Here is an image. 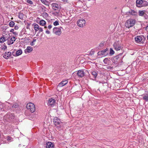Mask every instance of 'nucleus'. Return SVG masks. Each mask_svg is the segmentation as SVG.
Here are the masks:
<instances>
[{
	"mask_svg": "<svg viewBox=\"0 0 148 148\" xmlns=\"http://www.w3.org/2000/svg\"><path fill=\"white\" fill-rule=\"evenodd\" d=\"M145 10H139L138 11V15L140 16H143L145 14Z\"/></svg>",
	"mask_w": 148,
	"mask_h": 148,
	"instance_id": "obj_20",
	"label": "nucleus"
},
{
	"mask_svg": "<svg viewBox=\"0 0 148 148\" xmlns=\"http://www.w3.org/2000/svg\"><path fill=\"white\" fill-rule=\"evenodd\" d=\"M26 2L31 5H32L33 4V2L30 0H27Z\"/></svg>",
	"mask_w": 148,
	"mask_h": 148,
	"instance_id": "obj_34",
	"label": "nucleus"
},
{
	"mask_svg": "<svg viewBox=\"0 0 148 148\" xmlns=\"http://www.w3.org/2000/svg\"><path fill=\"white\" fill-rule=\"evenodd\" d=\"M77 74L79 77H82L84 76L85 73L83 70H79L77 71Z\"/></svg>",
	"mask_w": 148,
	"mask_h": 148,
	"instance_id": "obj_9",
	"label": "nucleus"
},
{
	"mask_svg": "<svg viewBox=\"0 0 148 148\" xmlns=\"http://www.w3.org/2000/svg\"><path fill=\"white\" fill-rule=\"evenodd\" d=\"M44 28H45V29H47V26H45L44 27Z\"/></svg>",
	"mask_w": 148,
	"mask_h": 148,
	"instance_id": "obj_61",
	"label": "nucleus"
},
{
	"mask_svg": "<svg viewBox=\"0 0 148 148\" xmlns=\"http://www.w3.org/2000/svg\"><path fill=\"white\" fill-rule=\"evenodd\" d=\"M92 75L93 76L94 79H95L97 76V73L95 71H93L91 73Z\"/></svg>",
	"mask_w": 148,
	"mask_h": 148,
	"instance_id": "obj_27",
	"label": "nucleus"
},
{
	"mask_svg": "<svg viewBox=\"0 0 148 148\" xmlns=\"http://www.w3.org/2000/svg\"><path fill=\"white\" fill-rule=\"evenodd\" d=\"M129 13L131 15L134 16H136L138 14V13L137 12L132 10H130L129 11Z\"/></svg>",
	"mask_w": 148,
	"mask_h": 148,
	"instance_id": "obj_17",
	"label": "nucleus"
},
{
	"mask_svg": "<svg viewBox=\"0 0 148 148\" xmlns=\"http://www.w3.org/2000/svg\"><path fill=\"white\" fill-rule=\"evenodd\" d=\"M43 15L45 16L46 17L48 16V14L46 12H44L43 13Z\"/></svg>",
	"mask_w": 148,
	"mask_h": 148,
	"instance_id": "obj_43",
	"label": "nucleus"
},
{
	"mask_svg": "<svg viewBox=\"0 0 148 148\" xmlns=\"http://www.w3.org/2000/svg\"><path fill=\"white\" fill-rule=\"evenodd\" d=\"M147 39L148 40V35H147Z\"/></svg>",
	"mask_w": 148,
	"mask_h": 148,
	"instance_id": "obj_63",
	"label": "nucleus"
},
{
	"mask_svg": "<svg viewBox=\"0 0 148 148\" xmlns=\"http://www.w3.org/2000/svg\"><path fill=\"white\" fill-rule=\"evenodd\" d=\"M27 109L29 110L32 112H34L35 110V107L33 103L31 102L28 103L26 106Z\"/></svg>",
	"mask_w": 148,
	"mask_h": 148,
	"instance_id": "obj_3",
	"label": "nucleus"
},
{
	"mask_svg": "<svg viewBox=\"0 0 148 148\" xmlns=\"http://www.w3.org/2000/svg\"><path fill=\"white\" fill-rule=\"evenodd\" d=\"M86 22L84 19L79 20L77 23V25L80 27H83L85 25Z\"/></svg>",
	"mask_w": 148,
	"mask_h": 148,
	"instance_id": "obj_6",
	"label": "nucleus"
},
{
	"mask_svg": "<svg viewBox=\"0 0 148 148\" xmlns=\"http://www.w3.org/2000/svg\"><path fill=\"white\" fill-rule=\"evenodd\" d=\"M22 53V51L21 49H19L16 51V56H18L21 55Z\"/></svg>",
	"mask_w": 148,
	"mask_h": 148,
	"instance_id": "obj_23",
	"label": "nucleus"
},
{
	"mask_svg": "<svg viewBox=\"0 0 148 148\" xmlns=\"http://www.w3.org/2000/svg\"><path fill=\"white\" fill-rule=\"evenodd\" d=\"M11 19H13V18L12 17V18H11Z\"/></svg>",
	"mask_w": 148,
	"mask_h": 148,
	"instance_id": "obj_64",
	"label": "nucleus"
},
{
	"mask_svg": "<svg viewBox=\"0 0 148 148\" xmlns=\"http://www.w3.org/2000/svg\"><path fill=\"white\" fill-rule=\"evenodd\" d=\"M56 102V100L54 99L53 98L49 99L48 100V105L51 106V107H53Z\"/></svg>",
	"mask_w": 148,
	"mask_h": 148,
	"instance_id": "obj_8",
	"label": "nucleus"
},
{
	"mask_svg": "<svg viewBox=\"0 0 148 148\" xmlns=\"http://www.w3.org/2000/svg\"><path fill=\"white\" fill-rule=\"evenodd\" d=\"M114 51L112 48H110V54L111 55H112L114 53Z\"/></svg>",
	"mask_w": 148,
	"mask_h": 148,
	"instance_id": "obj_32",
	"label": "nucleus"
},
{
	"mask_svg": "<svg viewBox=\"0 0 148 148\" xmlns=\"http://www.w3.org/2000/svg\"><path fill=\"white\" fill-rule=\"evenodd\" d=\"M143 2L142 7L146 6L148 5V2L147 1L143 0Z\"/></svg>",
	"mask_w": 148,
	"mask_h": 148,
	"instance_id": "obj_25",
	"label": "nucleus"
},
{
	"mask_svg": "<svg viewBox=\"0 0 148 148\" xmlns=\"http://www.w3.org/2000/svg\"><path fill=\"white\" fill-rule=\"evenodd\" d=\"M62 1H63L64 2H67V0H61Z\"/></svg>",
	"mask_w": 148,
	"mask_h": 148,
	"instance_id": "obj_58",
	"label": "nucleus"
},
{
	"mask_svg": "<svg viewBox=\"0 0 148 148\" xmlns=\"http://www.w3.org/2000/svg\"><path fill=\"white\" fill-rule=\"evenodd\" d=\"M12 138L10 136H8L7 137V140L8 141H10L11 140Z\"/></svg>",
	"mask_w": 148,
	"mask_h": 148,
	"instance_id": "obj_37",
	"label": "nucleus"
},
{
	"mask_svg": "<svg viewBox=\"0 0 148 148\" xmlns=\"http://www.w3.org/2000/svg\"><path fill=\"white\" fill-rule=\"evenodd\" d=\"M19 105L16 103H15L12 106V108H17L19 107Z\"/></svg>",
	"mask_w": 148,
	"mask_h": 148,
	"instance_id": "obj_30",
	"label": "nucleus"
},
{
	"mask_svg": "<svg viewBox=\"0 0 148 148\" xmlns=\"http://www.w3.org/2000/svg\"><path fill=\"white\" fill-rule=\"evenodd\" d=\"M135 40L136 42L139 43L142 40V38L140 36H138L135 37Z\"/></svg>",
	"mask_w": 148,
	"mask_h": 148,
	"instance_id": "obj_15",
	"label": "nucleus"
},
{
	"mask_svg": "<svg viewBox=\"0 0 148 148\" xmlns=\"http://www.w3.org/2000/svg\"><path fill=\"white\" fill-rule=\"evenodd\" d=\"M14 29H12L10 31V32L13 33L14 32Z\"/></svg>",
	"mask_w": 148,
	"mask_h": 148,
	"instance_id": "obj_54",
	"label": "nucleus"
},
{
	"mask_svg": "<svg viewBox=\"0 0 148 148\" xmlns=\"http://www.w3.org/2000/svg\"><path fill=\"white\" fill-rule=\"evenodd\" d=\"M146 29L147 31L148 30V25L146 27Z\"/></svg>",
	"mask_w": 148,
	"mask_h": 148,
	"instance_id": "obj_57",
	"label": "nucleus"
},
{
	"mask_svg": "<svg viewBox=\"0 0 148 148\" xmlns=\"http://www.w3.org/2000/svg\"><path fill=\"white\" fill-rule=\"evenodd\" d=\"M8 27L5 26L4 27V29L5 30V29H7L8 28Z\"/></svg>",
	"mask_w": 148,
	"mask_h": 148,
	"instance_id": "obj_56",
	"label": "nucleus"
},
{
	"mask_svg": "<svg viewBox=\"0 0 148 148\" xmlns=\"http://www.w3.org/2000/svg\"><path fill=\"white\" fill-rule=\"evenodd\" d=\"M39 33H38L36 34V36H39Z\"/></svg>",
	"mask_w": 148,
	"mask_h": 148,
	"instance_id": "obj_60",
	"label": "nucleus"
},
{
	"mask_svg": "<svg viewBox=\"0 0 148 148\" xmlns=\"http://www.w3.org/2000/svg\"><path fill=\"white\" fill-rule=\"evenodd\" d=\"M16 38L15 37L13 36L11 38L10 42L8 43V44L9 45H10L11 44H13L14 42L16 40Z\"/></svg>",
	"mask_w": 148,
	"mask_h": 148,
	"instance_id": "obj_18",
	"label": "nucleus"
},
{
	"mask_svg": "<svg viewBox=\"0 0 148 148\" xmlns=\"http://www.w3.org/2000/svg\"><path fill=\"white\" fill-rule=\"evenodd\" d=\"M6 54L7 55L8 57H9L11 55V52H8Z\"/></svg>",
	"mask_w": 148,
	"mask_h": 148,
	"instance_id": "obj_44",
	"label": "nucleus"
},
{
	"mask_svg": "<svg viewBox=\"0 0 148 148\" xmlns=\"http://www.w3.org/2000/svg\"><path fill=\"white\" fill-rule=\"evenodd\" d=\"M68 82L67 80H63L57 86V87H60L64 86L66 85Z\"/></svg>",
	"mask_w": 148,
	"mask_h": 148,
	"instance_id": "obj_11",
	"label": "nucleus"
},
{
	"mask_svg": "<svg viewBox=\"0 0 148 148\" xmlns=\"http://www.w3.org/2000/svg\"><path fill=\"white\" fill-rule=\"evenodd\" d=\"M4 107V105L3 104L0 105V110H2Z\"/></svg>",
	"mask_w": 148,
	"mask_h": 148,
	"instance_id": "obj_38",
	"label": "nucleus"
},
{
	"mask_svg": "<svg viewBox=\"0 0 148 148\" xmlns=\"http://www.w3.org/2000/svg\"><path fill=\"white\" fill-rule=\"evenodd\" d=\"M143 99L145 101H148V92H147L143 95Z\"/></svg>",
	"mask_w": 148,
	"mask_h": 148,
	"instance_id": "obj_13",
	"label": "nucleus"
},
{
	"mask_svg": "<svg viewBox=\"0 0 148 148\" xmlns=\"http://www.w3.org/2000/svg\"><path fill=\"white\" fill-rule=\"evenodd\" d=\"M103 62L105 65H108L110 63V60L108 58H106L103 60Z\"/></svg>",
	"mask_w": 148,
	"mask_h": 148,
	"instance_id": "obj_22",
	"label": "nucleus"
},
{
	"mask_svg": "<svg viewBox=\"0 0 148 148\" xmlns=\"http://www.w3.org/2000/svg\"><path fill=\"white\" fill-rule=\"evenodd\" d=\"M144 18L145 19H147L148 18V16H147V14L145 13L144 14V15L143 16Z\"/></svg>",
	"mask_w": 148,
	"mask_h": 148,
	"instance_id": "obj_41",
	"label": "nucleus"
},
{
	"mask_svg": "<svg viewBox=\"0 0 148 148\" xmlns=\"http://www.w3.org/2000/svg\"><path fill=\"white\" fill-rule=\"evenodd\" d=\"M12 55L14 56H16V53L14 52H13L12 53Z\"/></svg>",
	"mask_w": 148,
	"mask_h": 148,
	"instance_id": "obj_53",
	"label": "nucleus"
},
{
	"mask_svg": "<svg viewBox=\"0 0 148 148\" xmlns=\"http://www.w3.org/2000/svg\"><path fill=\"white\" fill-rule=\"evenodd\" d=\"M113 45L114 49L116 51L120 50L122 48L121 43L119 41L115 42Z\"/></svg>",
	"mask_w": 148,
	"mask_h": 148,
	"instance_id": "obj_4",
	"label": "nucleus"
},
{
	"mask_svg": "<svg viewBox=\"0 0 148 148\" xmlns=\"http://www.w3.org/2000/svg\"><path fill=\"white\" fill-rule=\"evenodd\" d=\"M53 122L56 126L59 125L61 123L60 120L58 117H55L53 119Z\"/></svg>",
	"mask_w": 148,
	"mask_h": 148,
	"instance_id": "obj_7",
	"label": "nucleus"
},
{
	"mask_svg": "<svg viewBox=\"0 0 148 148\" xmlns=\"http://www.w3.org/2000/svg\"><path fill=\"white\" fill-rule=\"evenodd\" d=\"M107 50L108 49L107 48L106 49H105L102 50V56H105L108 54V53L106 52Z\"/></svg>",
	"mask_w": 148,
	"mask_h": 148,
	"instance_id": "obj_21",
	"label": "nucleus"
},
{
	"mask_svg": "<svg viewBox=\"0 0 148 148\" xmlns=\"http://www.w3.org/2000/svg\"><path fill=\"white\" fill-rule=\"evenodd\" d=\"M135 20L132 18L129 19L127 20L125 24V27L128 28L133 27L135 24Z\"/></svg>",
	"mask_w": 148,
	"mask_h": 148,
	"instance_id": "obj_2",
	"label": "nucleus"
},
{
	"mask_svg": "<svg viewBox=\"0 0 148 148\" xmlns=\"http://www.w3.org/2000/svg\"><path fill=\"white\" fill-rule=\"evenodd\" d=\"M21 146V145L20 144L18 145V147H20Z\"/></svg>",
	"mask_w": 148,
	"mask_h": 148,
	"instance_id": "obj_62",
	"label": "nucleus"
},
{
	"mask_svg": "<svg viewBox=\"0 0 148 148\" xmlns=\"http://www.w3.org/2000/svg\"><path fill=\"white\" fill-rule=\"evenodd\" d=\"M143 0H137L136 1V5L138 7H141L142 5Z\"/></svg>",
	"mask_w": 148,
	"mask_h": 148,
	"instance_id": "obj_12",
	"label": "nucleus"
},
{
	"mask_svg": "<svg viewBox=\"0 0 148 148\" xmlns=\"http://www.w3.org/2000/svg\"><path fill=\"white\" fill-rule=\"evenodd\" d=\"M30 44L32 46L34 45V43L32 41L30 43Z\"/></svg>",
	"mask_w": 148,
	"mask_h": 148,
	"instance_id": "obj_50",
	"label": "nucleus"
},
{
	"mask_svg": "<svg viewBox=\"0 0 148 148\" xmlns=\"http://www.w3.org/2000/svg\"><path fill=\"white\" fill-rule=\"evenodd\" d=\"M29 24H28L26 27L27 29H29Z\"/></svg>",
	"mask_w": 148,
	"mask_h": 148,
	"instance_id": "obj_51",
	"label": "nucleus"
},
{
	"mask_svg": "<svg viewBox=\"0 0 148 148\" xmlns=\"http://www.w3.org/2000/svg\"><path fill=\"white\" fill-rule=\"evenodd\" d=\"M94 53H95L94 50L93 49H92L91 50V51H90V53H89V55H90L92 56V55H93Z\"/></svg>",
	"mask_w": 148,
	"mask_h": 148,
	"instance_id": "obj_33",
	"label": "nucleus"
},
{
	"mask_svg": "<svg viewBox=\"0 0 148 148\" xmlns=\"http://www.w3.org/2000/svg\"><path fill=\"white\" fill-rule=\"evenodd\" d=\"M98 56H101L102 55V51H99L97 53Z\"/></svg>",
	"mask_w": 148,
	"mask_h": 148,
	"instance_id": "obj_39",
	"label": "nucleus"
},
{
	"mask_svg": "<svg viewBox=\"0 0 148 148\" xmlns=\"http://www.w3.org/2000/svg\"><path fill=\"white\" fill-rule=\"evenodd\" d=\"M38 30H39V32H38L39 33L41 32H42L43 31L41 27H40L39 28Z\"/></svg>",
	"mask_w": 148,
	"mask_h": 148,
	"instance_id": "obj_45",
	"label": "nucleus"
},
{
	"mask_svg": "<svg viewBox=\"0 0 148 148\" xmlns=\"http://www.w3.org/2000/svg\"><path fill=\"white\" fill-rule=\"evenodd\" d=\"M6 40L5 37H4L3 36V37H1L0 38V42L3 43Z\"/></svg>",
	"mask_w": 148,
	"mask_h": 148,
	"instance_id": "obj_26",
	"label": "nucleus"
},
{
	"mask_svg": "<svg viewBox=\"0 0 148 148\" xmlns=\"http://www.w3.org/2000/svg\"><path fill=\"white\" fill-rule=\"evenodd\" d=\"M3 57L6 59H8V58L7 55L5 54L3 56Z\"/></svg>",
	"mask_w": 148,
	"mask_h": 148,
	"instance_id": "obj_42",
	"label": "nucleus"
},
{
	"mask_svg": "<svg viewBox=\"0 0 148 148\" xmlns=\"http://www.w3.org/2000/svg\"><path fill=\"white\" fill-rule=\"evenodd\" d=\"M46 23V22L43 20H42L40 21V24L42 26L44 25Z\"/></svg>",
	"mask_w": 148,
	"mask_h": 148,
	"instance_id": "obj_28",
	"label": "nucleus"
},
{
	"mask_svg": "<svg viewBox=\"0 0 148 148\" xmlns=\"http://www.w3.org/2000/svg\"><path fill=\"white\" fill-rule=\"evenodd\" d=\"M52 9L54 10H57L59 9V5L56 3H53L51 4Z\"/></svg>",
	"mask_w": 148,
	"mask_h": 148,
	"instance_id": "obj_10",
	"label": "nucleus"
},
{
	"mask_svg": "<svg viewBox=\"0 0 148 148\" xmlns=\"http://www.w3.org/2000/svg\"><path fill=\"white\" fill-rule=\"evenodd\" d=\"M61 28H62L61 27L60 28L54 27L53 29V32L56 35H60L62 32Z\"/></svg>",
	"mask_w": 148,
	"mask_h": 148,
	"instance_id": "obj_5",
	"label": "nucleus"
},
{
	"mask_svg": "<svg viewBox=\"0 0 148 148\" xmlns=\"http://www.w3.org/2000/svg\"><path fill=\"white\" fill-rule=\"evenodd\" d=\"M14 35H17L18 34V33L16 32H14L13 33Z\"/></svg>",
	"mask_w": 148,
	"mask_h": 148,
	"instance_id": "obj_52",
	"label": "nucleus"
},
{
	"mask_svg": "<svg viewBox=\"0 0 148 148\" xmlns=\"http://www.w3.org/2000/svg\"><path fill=\"white\" fill-rule=\"evenodd\" d=\"M32 25L34 26V28L35 30V32H37L39 28H40L39 25L36 23H33Z\"/></svg>",
	"mask_w": 148,
	"mask_h": 148,
	"instance_id": "obj_16",
	"label": "nucleus"
},
{
	"mask_svg": "<svg viewBox=\"0 0 148 148\" xmlns=\"http://www.w3.org/2000/svg\"><path fill=\"white\" fill-rule=\"evenodd\" d=\"M40 8H41L42 11L45 12L46 11L45 9L46 8L45 6H42V7H40Z\"/></svg>",
	"mask_w": 148,
	"mask_h": 148,
	"instance_id": "obj_36",
	"label": "nucleus"
},
{
	"mask_svg": "<svg viewBox=\"0 0 148 148\" xmlns=\"http://www.w3.org/2000/svg\"><path fill=\"white\" fill-rule=\"evenodd\" d=\"M18 28V26H17L15 25L14 26V29L16 30V29H17Z\"/></svg>",
	"mask_w": 148,
	"mask_h": 148,
	"instance_id": "obj_47",
	"label": "nucleus"
},
{
	"mask_svg": "<svg viewBox=\"0 0 148 148\" xmlns=\"http://www.w3.org/2000/svg\"><path fill=\"white\" fill-rule=\"evenodd\" d=\"M46 147L47 148H53V144L51 142H48L46 143Z\"/></svg>",
	"mask_w": 148,
	"mask_h": 148,
	"instance_id": "obj_14",
	"label": "nucleus"
},
{
	"mask_svg": "<svg viewBox=\"0 0 148 148\" xmlns=\"http://www.w3.org/2000/svg\"><path fill=\"white\" fill-rule=\"evenodd\" d=\"M112 61L113 63H114L115 64H117L118 63V61H114L112 60Z\"/></svg>",
	"mask_w": 148,
	"mask_h": 148,
	"instance_id": "obj_46",
	"label": "nucleus"
},
{
	"mask_svg": "<svg viewBox=\"0 0 148 148\" xmlns=\"http://www.w3.org/2000/svg\"><path fill=\"white\" fill-rule=\"evenodd\" d=\"M15 25V23L13 21H11L9 23V25L11 27H14Z\"/></svg>",
	"mask_w": 148,
	"mask_h": 148,
	"instance_id": "obj_29",
	"label": "nucleus"
},
{
	"mask_svg": "<svg viewBox=\"0 0 148 148\" xmlns=\"http://www.w3.org/2000/svg\"><path fill=\"white\" fill-rule=\"evenodd\" d=\"M7 48V46L5 45H3V46L2 47V49L4 50H5Z\"/></svg>",
	"mask_w": 148,
	"mask_h": 148,
	"instance_id": "obj_40",
	"label": "nucleus"
},
{
	"mask_svg": "<svg viewBox=\"0 0 148 148\" xmlns=\"http://www.w3.org/2000/svg\"><path fill=\"white\" fill-rule=\"evenodd\" d=\"M15 116L14 113H8L4 117V119L7 121L9 122H13L15 119Z\"/></svg>",
	"mask_w": 148,
	"mask_h": 148,
	"instance_id": "obj_1",
	"label": "nucleus"
},
{
	"mask_svg": "<svg viewBox=\"0 0 148 148\" xmlns=\"http://www.w3.org/2000/svg\"><path fill=\"white\" fill-rule=\"evenodd\" d=\"M36 41V39H34L33 40V42H34Z\"/></svg>",
	"mask_w": 148,
	"mask_h": 148,
	"instance_id": "obj_59",
	"label": "nucleus"
},
{
	"mask_svg": "<svg viewBox=\"0 0 148 148\" xmlns=\"http://www.w3.org/2000/svg\"><path fill=\"white\" fill-rule=\"evenodd\" d=\"M122 55V53H120L119 55L114 57L113 58L112 60L114 61H118V59L119 58V56H121Z\"/></svg>",
	"mask_w": 148,
	"mask_h": 148,
	"instance_id": "obj_24",
	"label": "nucleus"
},
{
	"mask_svg": "<svg viewBox=\"0 0 148 148\" xmlns=\"http://www.w3.org/2000/svg\"><path fill=\"white\" fill-rule=\"evenodd\" d=\"M53 25L55 26H56L59 25L58 21H56L53 23Z\"/></svg>",
	"mask_w": 148,
	"mask_h": 148,
	"instance_id": "obj_35",
	"label": "nucleus"
},
{
	"mask_svg": "<svg viewBox=\"0 0 148 148\" xmlns=\"http://www.w3.org/2000/svg\"><path fill=\"white\" fill-rule=\"evenodd\" d=\"M33 50V49L30 47H27L26 49L25 50V53H30Z\"/></svg>",
	"mask_w": 148,
	"mask_h": 148,
	"instance_id": "obj_19",
	"label": "nucleus"
},
{
	"mask_svg": "<svg viewBox=\"0 0 148 148\" xmlns=\"http://www.w3.org/2000/svg\"><path fill=\"white\" fill-rule=\"evenodd\" d=\"M41 2L43 3H44V4H45V5H46V4L45 3V2L44 1V0H41Z\"/></svg>",
	"mask_w": 148,
	"mask_h": 148,
	"instance_id": "obj_55",
	"label": "nucleus"
},
{
	"mask_svg": "<svg viewBox=\"0 0 148 148\" xmlns=\"http://www.w3.org/2000/svg\"><path fill=\"white\" fill-rule=\"evenodd\" d=\"M45 32L48 34H49L50 33V32L49 30H46Z\"/></svg>",
	"mask_w": 148,
	"mask_h": 148,
	"instance_id": "obj_49",
	"label": "nucleus"
},
{
	"mask_svg": "<svg viewBox=\"0 0 148 148\" xmlns=\"http://www.w3.org/2000/svg\"><path fill=\"white\" fill-rule=\"evenodd\" d=\"M23 16L24 14L23 13H20L19 14L18 17L20 18L21 19H22L23 18Z\"/></svg>",
	"mask_w": 148,
	"mask_h": 148,
	"instance_id": "obj_31",
	"label": "nucleus"
},
{
	"mask_svg": "<svg viewBox=\"0 0 148 148\" xmlns=\"http://www.w3.org/2000/svg\"><path fill=\"white\" fill-rule=\"evenodd\" d=\"M52 27V25H49L48 26V28L50 29Z\"/></svg>",
	"mask_w": 148,
	"mask_h": 148,
	"instance_id": "obj_48",
	"label": "nucleus"
}]
</instances>
